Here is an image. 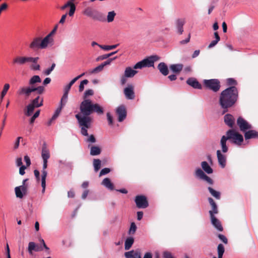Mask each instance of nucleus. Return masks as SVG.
Returning a JSON list of instances; mask_svg holds the SVG:
<instances>
[{
  "instance_id": "f257e3e1",
  "label": "nucleus",
  "mask_w": 258,
  "mask_h": 258,
  "mask_svg": "<svg viewBox=\"0 0 258 258\" xmlns=\"http://www.w3.org/2000/svg\"><path fill=\"white\" fill-rule=\"evenodd\" d=\"M238 97V91L235 86H230L221 92L219 96V104L224 109L223 113L236 102Z\"/></svg>"
},
{
  "instance_id": "f03ea898",
  "label": "nucleus",
  "mask_w": 258,
  "mask_h": 258,
  "mask_svg": "<svg viewBox=\"0 0 258 258\" xmlns=\"http://www.w3.org/2000/svg\"><path fill=\"white\" fill-rule=\"evenodd\" d=\"M80 115L82 116L90 117L89 115L93 112H95L98 114H102L104 111L102 107L98 104H92L89 99H85L80 104Z\"/></svg>"
},
{
  "instance_id": "7ed1b4c3",
  "label": "nucleus",
  "mask_w": 258,
  "mask_h": 258,
  "mask_svg": "<svg viewBox=\"0 0 258 258\" xmlns=\"http://www.w3.org/2000/svg\"><path fill=\"white\" fill-rule=\"evenodd\" d=\"M79 124L81 127V134L85 136H88L87 129L91 127L92 118L91 117L82 116L80 114L75 115Z\"/></svg>"
},
{
  "instance_id": "20e7f679",
  "label": "nucleus",
  "mask_w": 258,
  "mask_h": 258,
  "mask_svg": "<svg viewBox=\"0 0 258 258\" xmlns=\"http://www.w3.org/2000/svg\"><path fill=\"white\" fill-rule=\"evenodd\" d=\"M43 98L38 96L35 99L31 100L30 104L26 107L25 114L29 116L32 115L35 108L41 107L43 105Z\"/></svg>"
},
{
  "instance_id": "39448f33",
  "label": "nucleus",
  "mask_w": 258,
  "mask_h": 258,
  "mask_svg": "<svg viewBox=\"0 0 258 258\" xmlns=\"http://www.w3.org/2000/svg\"><path fill=\"white\" fill-rule=\"evenodd\" d=\"M226 136L232 143L237 145H241L243 141V136L234 130H229L226 133Z\"/></svg>"
},
{
  "instance_id": "423d86ee",
  "label": "nucleus",
  "mask_w": 258,
  "mask_h": 258,
  "mask_svg": "<svg viewBox=\"0 0 258 258\" xmlns=\"http://www.w3.org/2000/svg\"><path fill=\"white\" fill-rule=\"evenodd\" d=\"M83 14L87 17L91 18L94 20L102 21L104 20V18L102 13L93 10L91 7H87L83 11Z\"/></svg>"
},
{
  "instance_id": "0eeeda50",
  "label": "nucleus",
  "mask_w": 258,
  "mask_h": 258,
  "mask_svg": "<svg viewBox=\"0 0 258 258\" xmlns=\"http://www.w3.org/2000/svg\"><path fill=\"white\" fill-rule=\"evenodd\" d=\"M203 84L206 89L212 90L214 92H218L221 87L219 80L216 79L204 80Z\"/></svg>"
},
{
  "instance_id": "6e6552de",
  "label": "nucleus",
  "mask_w": 258,
  "mask_h": 258,
  "mask_svg": "<svg viewBox=\"0 0 258 258\" xmlns=\"http://www.w3.org/2000/svg\"><path fill=\"white\" fill-rule=\"evenodd\" d=\"M237 124L239 126L240 130L244 133L252 128V125L241 116L237 118Z\"/></svg>"
},
{
  "instance_id": "1a4fd4ad",
  "label": "nucleus",
  "mask_w": 258,
  "mask_h": 258,
  "mask_svg": "<svg viewBox=\"0 0 258 258\" xmlns=\"http://www.w3.org/2000/svg\"><path fill=\"white\" fill-rule=\"evenodd\" d=\"M135 201L138 208L145 209L149 206L148 200L145 196L139 195L136 196Z\"/></svg>"
},
{
  "instance_id": "9d476101",
  "label": "nucleus",
  "mask_w": 258,
  "mask_h": 258,
  "mask_svg": "<svg viewBox=\"0 0 258 258\" xmlns=\"http://www.w3.org/2000/svg\"><path fill=\"white\" fill-rule=\"evenodd\" d=\"M31 59L30 56L18 55L13 59L12 63L14 65L24 66L28 63Z\"/></svg>"
},
{
  "instance_id": "9b49d317",
  "label": "nucleus",
  "mask_w": 258,
  "mask_h": 258,
  "mask_svg": "<svg viewBox=\"0 0 258 258\" xmlns=\"http://www.w3.org/2000/svg\"><path fill=\"white\" fill-rule=\"evenodd\" d=\"M28 46L31 50L33 51L41 49V37H36L33 38Z\"/></svg>"
},
{
  "instance_id": "f8f14e48",
  "label": "nucleus",
  "mask_w": 258,
  "mask_h": 258,
  "mask_svg": "<svg viewBox=\"0 0 258 258\" xmlns=\"http://www.w3.org/2000/svg\"><path fill=\"white\" fill-rule=\"evenodd\" d=\"M47 167V162L43 161V167L42 170L41 175V186L42 187V192L44 193L46 187V178L47 176V172L46 169Z\"/></svg>"
},
{
  "instance_id": "ddd939ff",
  "label": "nucleus",
  "mask_w": 258,
  "mask_h": 258,
  "mask_svg": "<svg viewBox=\"0 0 258 258\" xmlns=\"http://www.w3.org/2000/svg\"><path fill=\"white\" fill-rule=\"evenodd\" d=\"M116 113L118 115V121H122L126 116V110L125 107L123 105L118 106L116 110Z\"/></svg>"
},
{
  "instance_id": "4468645a",
  "label": "nucleus",
  "mask_w": 258,
  "mask_h": 258,
  "mask_svg": "<svg viewBox=\"0 0 258 258\" xmlns=\"http://www.w3.org/2000/svg\"><path fill=\"white\" fill-rule=\"evenodd\" d=\"M196 175L200 178L206 181L210 184H213V180L210 177L206 175L201 168H198L196 170Z\"/></svg>"
},
{
  "instance_id": "2eb2a0df",
  "label": "nucleus",
  "mask_w": 258,
  "mask_h": 258,
  "mask_svg": "<svg viewBox=\"0 0 258 258\" xmlns=\"http://www.w3.org/2000/svg\"><path fill=\"white\" fill-rule=\"evenodd\" d=\"M53 39L51 36V34H48L43 39L41 37V49H45L50 44H53Z\"/></svg>"
},
{
  "instance_id": "dca6fc26",
  "label": "nucleus",
  "mask_w": 258,
  "mask_h": 258,
  "mask_svg": "<svg viewBox=\"0 0 258 258\" xmlns=\"http://www.w3.org/2000/svg\"><path fill=\"white\" fill-rule=\"evenodd\" d=\"M123 92L126 99L132 100L135 98V92L133 85H128L127 87L124 89Z\"/></svg>"
},
{
  "instance_id": "f3484780",
  "label": "nucleus",
  "mask_w": 258,
  "mask_h": 258,
  "mask_svg": "<svg viewBox=\"0 0 258 258\" xmlns=\"http://www.w3.org/2000/svg\"><path fill=\"white\" fill-rule=\"evenodd\" d=\"M160 57L157 55H152L143 59L145 67H151L154 66L155 61L158 60Z\"/></svg>"
},
{
  "instance_id": "a211bd4d",
  "label": "nucleus",
  "mask_w": 258,
  "mask_h": 258,
  "mask_svg": "<svg viewBox=\"0 0 258 258\" xmlns=\"http://www.w3.org/2000/svg\"><path fill=\"white\" fill-rule=\"evenodd\" d=\"M43 250V247L41 245H39L36 244L34 242H30L28 244V251L29 254H32L33 251H40Z\"/></svg>"
},
{
  "instance_id": "6ab92c4d",
  "label": "nucleus",
  "mask_w": 258,
  "mask_h": 258,
  "mask_svg": "<svg viewBox=\"0 0 258 258\" xmlns=\"http://www.w3.org/2000/svg\"><path fill=\"white\" fill-rule=\"evenodd\" d=\"M124 256L126 258H142L140 249H137L135 250H132L124 253Z\"/></svg>"
},
{
  "instance_id": "aec40b11",
  "label": "nucleus",
  "mask_w": 258,
  "mask_h": 258,
  "mask_svg": "<svg viewBox=\"0 0 258 258\" xmlns=\"http://www.w3.org/2000/svg\"><path fill=\"white\" fill-rule=\"evenodd\" d=\"M16 196L17 198H22L24 195H26L27 187L25 185H21L15 188Z\"/></svg>"
},
{
  "instance_id": "412c9836",
  "label": "nucleus",
  "mask_w": 258,
  "mask_h": 258,
  "mask_svg": "<svg viewBox=\"0 0 258 258\" xmlns=\"http://www.w3.org/2000/svg\"><path fill=\"white\" fill-rule=\"evenodd\" d=\"M30 58L32 59L29 61L28 63H31L30 65V69L33 71H38L40 70V66L38 63L39 60L38 57H32L30 56Z\"/></svg>"
},
{
  "instance_id": "4be33fe9",
  "label": "nucleus",
  "mask_w": 258,
  "mask_h": 258,
  "mask_svg": "<svg viewBox=\"0 0 258 258\" xmlns=\"http://www.w3.org/2000/svg\"><path fill=\"white\" fill-rule=\"evenodd\" d=\"M211 221L214 227L219 231H222L223 228L222 226L221 222L214 216H210Z\"/></svg>"
},
{
  "instance_id": "5701e85b",
  "label": "nucleus",
  "mask_w": 258,
  "mask_h": 258,
  "mask_svg": "<svg viewBox=\"0 0 258 258\" xmlns=\"http://www.w3.org/2000/svg\"><path fill=\"white\" fill-rule=\"evenodd\" d=\"M186 83L195 89H202V85L197 81L196 78H189L186 81Z\"/></svg>"
},
{
  "instance_id": "b1692460",
  "label": "nucleus",
  "mask_w": 258,
  "mask_h": 258,
  "mask_svg": "<svg viewBox=\"0 0 258 258\" xmlns=\"http://www.w3.org/2000/svg\"><path fill=\"white\" fill-rule=\"evenodd\" d=\"M245 139H258V132L255 130H248L244 133Z\"/></svg>"
},
{
  "instance_id": "393cba45",
  "label": "nucleus",
  "mask_w": 258,
  "mask_h": 258,
  "mask_svg": "<svg viewBox=\"0 0 258 258\" xmlns=\"http://www.w3.org/2000/svg\"><path fill=\"white\" fill-rule=\"evenodd\" d=\"M217 156L219 165L221 167L224 168L226 166V156L223 155L220 150L217 151Z\"/></svg>"
},
{
  "instance_id": "a878e982",
  "label": "nucleus",
  "mask_w": 258,
  "mask_h": 258,
  "mask_svg": "<svg viewBox=\"0 0 258 258\" xmlns=\"http://www.w3.org/2000/svg\"><path fill=\"white\" fill-rule=\"evenodd\" d=\"M68 7L70 8V10L68 14L70 17H72L74 15V13L75 12L76 6L74 3H71V2H68L66 4H64L63 6L61 7V9L62 10H63Z\"/></svg>"
},
{
  "instance_id": "bb28decb",
  "label": "nucleus",
  "mask_w": 258,
  "mask_h": 258,
  "mask_svg": "<svg viewBox=\"0 0 258 258\" xmlns=\"http://www.w3.org/2000/svg\"><path fill=\"white\" fill-rule=\"evenodd\" d=\"M208 201L212 207V210L209 211L210 216L214 215L218 213V209L217 206L212 198H208Z\"/></svg>"
},
{
  "instance_id": "cd10ccee",
  "label": "nucleus",
  "mask_w": 258,
  "mask_h": 258,
  "mask_svg": "<svg viewBox=\"0 0 258 258\" xmlns=\"http://www.w3.org/2000/svg\"><path fill=\"white\" fill-rule=\"evenodd\" d=\"M185 24V21L184 19H179L176 21L175 24L177 32L179 34L181 35L183 32V25Z\"/></svg>"
},
{
  "instance_id": "c85d7f7f",
  "label": "nucleus",
  "mask_w": 258,
  "mask_h": 258,
  "mask_svg": "<svg viewBox=\"0 0 258 258\" xmlns=\"http://www.w3.org/2000/svg\"><path fill=\"white\" fill-rule=\"evenodd\" d=\"M29 87V90L31 94L32 92H36V93L38 94H42L44 93L45 91L44 87L43 86H39L38 87H35L34 85H29L28 86Z\"/></svg>"
},
{
  "instance_id": "c756f323",
  "label": "nucleus",
  "mask_w": 258,
  "mask_h": 258,
  "mask_svg": "<svg viewBox=\"0 0 258 258\" xmlns=\"http://www.w3.org/2000/svg\"><path fill=\"white\" fill-rule=\"evenodd\" d=\"M17 94L19 95H25L26 97H28L31 95L29 87L28 86L20 87L17 91Z\"/></svg>"
},
{
  "instance_id": "7c9ffc66",
  "label": "nucleus",
  "mask_w": 258,
  "mask_h": 258,
  "mask_svg": "<svg viewBox=\"0 0 258 258\" xmlns=\"http://www.w3.org/2000/svg\"><path fill=\"white\" fill-rule=\"evenodd\" d=\"M224 121L227 125L232 127L234 123V119L232 115L227 114L224 116Z\"/></svg>"
},
{
  "instance_id": "2f4dec72",
  "label": "nucleus",
  "mask_w": 258,
  "mask_h": 258,
  "mask_svg": "<svg viewBox=\"0 0 258 258\" xmlns=\"http://www.w3.org/2000/svg\"><path fill=\"white\" fill-rule=\"evenodd\" d=\"M158 69L160 72L164 76H167L168 74V69L167 65L164 62H160L158 67Z\"/></svg>"
},
{
  "instance_id": "473e14b6",
  "label": "nucleus",
  "mask_w": 258,
  "mask_h": 258,
  "mask_svg": "<svg viewBox=\"0 0 258 258\" xmlns=\"http://www.w3.org/2000/svg\"><path fill=\"white\" fill-rule=\"evenodd\" d=\"M88 147L90 148V155L91 156H97L101 153V149L99 146L88 145Z\"/></svg>"
},
{
  "instance_id": "72a5a7b5",
  "label": "nucleus",
  "mask_w": 258,
  "mask_h": 258,
  "mask_svg": "<svg viewBox=\"0 0 258 258\" xmlns=\"http://www.w3.org/2000/svg\"><path fill=\"white\" fill-rule=\"evenodd\" d=\"M138 72L134 69H133L131 67H127L125 69L124 75L125 77L127 78H132Z\"/></svg>"
},
{
  "instance_id": "f704fd0d",
  "label": "nucleus",
  "mask_w": 258,
  "mask_h": 258,
  "mask_svg": "<svg viewBox=\"0 0 258 258\" xmlns=\"http://www.w3.org/2000/svg\"><path fill=\"white\" fill-rule=\"evenodd\" d=\"M229 140L226 136H223L221 139L220 145L222 148V151L223 153H226L228 150V148L226 145V142Z\"/></svg>"
},
{
  "instance_id": "c9c22d12",
  "label": "nucleus",
  "mask_w": 258,
  "mask_h": 258,
  "mask_svg": "<svg viewBox=\"0 0 258 258\" xmlns=\"http://www.w3.org/2000/svg\"><path fill=\"white\" fill-rule=\"evenodd\" d=\"M50 155L49 150L46 147L43 146L42 149L41 157L43 161L47 162L48 159L50 158Z\"/></svg>"
},
{
  "instance_id": "e433bc0d",
  "label": "nucleus",
  "mask_w": 258,
  "mask_h": 258,
  "mask_svg": "<svg viewBox=\"0 0 258 258\" xmlns=\"http://www.w3.org/2000/svg\"><path fill=\"white\" fill-rule=\"evenodd\" d=\"M183 67L182 64H174L170 66V69L173 73L179 74L182 71Z\"/></svg>"
},
{
  "instance_id": "4c0bfd02",
  "label": "nucleus",
  "mask_w": 258,
  "mask_h": 258,
  "mask_svg": "<svg viewBox=\"0 0 258 258\" xmlns=\"http://www.w3.org/2000/svg\"><path fill=\"white\" fill-rule=\"evenodd\" d=\"M134 242V238L133 237H127L124 242V249L126 250H129Z\"/></svg>"
},
{
  "instance_id": "58836bf2",
  "label": "nucleus",
  "mask_w": 258,
  "mask_h": 258,
  "mask_svg": "<svg viewBox=\"0 0 258 258\" xmlns=\"http://www.w3.org/2000/svg\"><path fill=\"white\" fill-rule=\"evenodd\" d=\"M102 184L105 186L106 188L110 190L114 189L113 184L111 182L109 178H104L102 181Z\"/></svg>"
},
{
  "instance_id": "ea45409f",
  "label": "nucleus",
  "mask_w": 258,
  "mask_h": 258,
  "mask_svg": "<svg viewBox=\"0 0 258 258\" xmlns=\"http://www.w3.org/2000/svg\"><path fill=\"white\" fill-rule=\"evenodd\" d=\"M201 166L203 169L208 174H211L213 173L212 168L209 166L206 161H203L201 163Z\"/></svg>"
},
{
  "instance_id": "a19ab883",
  "label": "nucleus",
  "mask_w": 258,
  "mask_h": 258,
  "mask_svg": "<svg viewBox=\"0 0 258 258\" xmlns=\"http://www.w3.org/2000/svg\"><path fill=\"white\" fill-rule=\"evenodd\" d=\"M41 80L38 75L33 76L29 81V85H34L36 83H41Z\"/></svg>"
},
{
  "instance_id": "79ce46f5",
  "label": "nucleus",
  "mask_w": 258,
  "mask_h": 258,
  "mask_svg": "<svg viewBox=\"0 0 258 258\" xmlns=\"http://www.w3.org/2000/svg\"><path fill=\"white\" fill-rule=\"evenodd\" d=\"M208 190L211 195L215 198L216 199L219 200L220 199V192L215 190L211 187H208Z\"/></svg>"
},
{
  "instance_id": "37998d69",
  "label": "nucleus",
  "mask_w": 258,
  "mask_h": 258,
  "mask_svg": "<svg viewBox=\"0 0 258 258\" xmlns=\"http://www.w3.org/2000/svg\"><path fill=\"white\" fill-rule=\"evenodd\" d=\"M101 160L99 159L93 160V166L95 172H97L101 168Z\"/></svg>"
},
{
  "instance_id": "c03bdc74",
  "label": "nucleus",
  "mask_w": 258,
  "mask_h": 258,
  "mask_svg": "<svg viewBox=\"0 0 258 258\" xmlns=\"http://www.w3.org/2000/svg\"><path fill=\"white\" fill-rule=\"evenodd\" d=\"M116 13L114 11L109 12L107 16V21L108 23H110L113 21Z\"/></svg>"
},
{
  "instance_id": "a18cd8bd",
  "label": "nucleus",
  "mask_w": 258,
  "mask_h": 258,
  "mask_svg": "<svg viewBox=\"0 0 258 258\" xmlns=\"http://www.w3.org/2000/svg\"><path fill=\"white\" fill-rule=\"evenodd\" d=\"M68 93L69 92L64 91V93L60 102V105H61V107H63L66 104L68 100Z\"/></svg>"
},
{
  "instance_id": "49530a36",
  "label": "nucleus",
  "mask_w": 258,
  "mask_h": 258,
  "mask_svg": "<svg viewBox=\"0 0 258 258\" xmlns=\"http://www.w3.org/2000/svg\"><path fill=\"white\" fill-rule=\"evenodd\" d=\"M103 69V65L100 64L98 67L95 68L94 69L89 71L88 73L90 74H97L100 72H101Z\"/></svg>"
},
{
  "instance_id": "de8ad7c7",
  "label": "nucleus",
  "mask_w": 258,
  "mask_h": 258,
  "mask_svg": "<svg viewBox=\"0 0 258 258\" xmlns=\"http://www.w3.org/2000/svg\"><path fill=\"white\" fill-rule=\"evenodd\" d=\"M118 45V44L112 45H98V46L102 49L105 50H110L115 49Z\"/></svg>"
},
{
  "instance_id": "09e8293b",
  "label": "nucleus",
  "mask_w": 258,
  "mask_h": 258,
  "mask_svg": "<svg viewBox=\"0 0 258 258\" xmlns=\"http://www.w3.org/2000/svg\"><path fill=\"white\" fill-rule=\"evenodd\" d=\"M137 230V226L134 222H132L131 224L130 228L128 232L129 235H133Z\"/></svg>"
},
{
  "instance_id": "8fccbe9b",
  "label": "nucleus",
  "mask_w": 258,
  "mask_h": 258,
  "mask_svg": "<svg viewBox=\"0 0 258 258\" xmlns=\"http://www.w3.org/2000/svg\"><path fill=\"white\" fill-rule=\"evenodd\" d=\"M10 88V85L9 84H5L4 85L3 89L2 90V92L1 93V98L2 99L4 96L6 95L8 90Z\"/></svg>"
},
{
  "instance_id": "3c124183",
  "label": "nucleus",
  "mask_w": 258,
  "mask_h": 258,
  "mask_svg": "<svg viewBox=\"0 0 258 258\" xmlns=\"http://www.w3.org/2000/svg\"><path fill=\"white\" fill-rule=\"evenodd\" d=\"M62 107H61V105H59V107L57 108L52 117H51V120H55L58 116L61 111Z\"/></svg>"
},
{
  "instance_id": "603ef678",
  "label": "nucleus",
  "mask_w": 258,
  "mask_h": 258,
  "mask_svg": "<svg viewBox=\"0 0 258 258\" xmlns=\"http://www.w3.org/2000/svg\"><path fill=\"white\" fill-rule=\"evenodd\" d=\"M94 94V91L92 89L87 90L84 94L83 98L84 100L87 99V97L89 96H92Z\"/></svg>"
},
{
  "instance_id": "864d4df0",
  "label": "nucleus",
  "mask_w": 258,
  "mask_h": 258,
  "mask_svg": "<svg viewBox=\"0 0 258 258\" xmlns=\"http://www.w3.org/2000/svg\"><path fill=\"white\" fill-rule=\"evenodd\" d=\"M88 80H84L83 81H81L80 83V84L79 85V92H82L84 89V85H87L88 83Z\"/></svg>"
},
{
  "instance_id": "5fc2aeb1",
  "label": "nucleus",
  "mask_w": 258,
  "mask_h": 258,
  "mask_svg": "<svg viewBox=\"0 0 258 258\" xmlns=\"http://www.w3.org/2000/svg\"><path fill=\"white\" fill-rule=\"evenodd\" d=\"M55 67V64L54 63H53L50 68H48L43 72V74L45 75H49L51 72L54 70V68Z\"/></svg>"
},
{
  "instance_id": "6e6d98bb",
  "label": "nucleus",
  "mask_w": 258,
  "mask_h": 258,
  "mask_svg": "<svg viewBox=\"0 0 258 258\" xmlns=\"http://www.w3.org/2000/svg\"><path fill=\"white\" fill-rule=\"evenodd\" d=\"M76 82L74 78L64 88V91L69 92L72 85Z\"/></svg>"
},
{
  "instance_id": "4d7b16f0",
  "label": "nucleus",
  "mask_w": 258,
  "mask_h": 258,
  "mask_svg": "<svg viewBox=\"0 0 258 258\" xmlns=\"http://www.w3.org/2000/svg\"><path fill=\"white\" fill-rule=\"evenodd\" d=\"M145 67V64L144 63L143 60L142 61H140L138 62H137L134 66V69H142L143 68Z\"/></svg>"
},
{
  "instance_id": "13d9d810",
  "label": "nucleus",
  "mask_w": 258,
  "mask_h": 258,
  "mask_svg": "<svg viewBox=\"0 0 258 258\" xmlns=\"http://www.w3.org/2000/svg\"><path fill=\"white\" fill-rule=\"evenodd\" d=\"M226 82L229 86L236 85L237 84L236 81L233 78L227 79Z\"/></svg>"
},
{
  "instance_id": "bf43d9fd",
  "label": "nucleus",
  "mask_w": 258,
  "mask_h": 258,
  "mask_svg": "<svg viewBox=\"0 0 258 258\" xmlns=\"http://www.w3.org/2000/svg\"><path fill=\"white\" fill-rule=\"evenodd\" d=\"M218 254H223L225 251V248L222 244H219L217 247Z\"/></svg>"
},
{
  "instance_id": "052dcab7",
  "label": "nucleus",
  "mask_w": 258,
  "mask_h": 258,
  "mask_svg": "<svg viewBox=\"0 0 258 258\" xmlns=\"http://www.w3.org/2000/svg\"><path fill=\"white\" fill-rule=\"evenodd\" d=\"M110 171V169L109 168H104L102 169L99 173V176H101L102 175H105L108 173H109Z\"/></svg>"
},
{
  "instance_id": "680f3d73",
  "label": "nucleus",
  "mask_w": 258,
  "mask_h": 258,
  "mask_svg": "<svg viewBox=\"0 0 258 258\" xmlns=\"http://www.w3.org/2000/svg\"><path fill=\"white\" fill-rule=\"evenodd\" d=\"M218 238L222 241L225 244H227L228 243V239L223 234H219L218 235Z\"/></svg>"
},
{
  "instance_id": "e2e57ef3",
  "label": "nucleus",
  "mask_w": 258,
  "mask_h": 258,
  "mask_svg": "<svg viewBox=\"0 0 258 258\" xmlns=\"http://www.w3.org/2000/svg\"><path fill=\"white\" fill-rule=\"evenodd\" d=\"M107 118L109 125L113 124V118L110 113H107Z\"/></svg>"
},
{
  "instance_id": "0e129e2a",
  "label": "nucleus",
  "mask_w": 258,
  "mask_h": 258,
  "mask_svg": "<svg viewBox=\"0 0 258 258\" xmlns=\"http://www.w3.org/2000/svg\"><path fill=\"white\" fill-rule=\"evenodd\" d=\"M163 258H173L171 252L164 251L163 254Z\"/></svg>"
},
{
  "instance_id": "69168bd1",
  "label": "nucleus",
  "mask_w": 258,
  "mask_h": 258,
  "mask_svg": "<svg viewBox=\"0 0 258 258\" xmlns=\"http://www.w3.org/2000/svg\"><path fill=\"white\" fill-rule=\"evenodd\" d=\"M87 141L88 142H90L91 143H94L96 142V140L94 136V135H91L89 136V137L87 139Z\"/></svg>"
},
{
  "instance_id": "338daca9",
  "label": "nucleus",
  "mask_w": 258,
  "mask_h": 258,
  "mask_svg": "<svg viewBox=\"0 0 258 258\" xmlns=\"http://www.w3.org/2000/svg\"><path fill=\"white\" fill-rule=\"evenodd\" d=\"M107 58H108V55L107 54H104L102 55H100L96 58V61H100V60H104Z\"/></svg>"
},
{
  "instance_id": "774afa93",
  "label": "nucleus",
  "mask_w": 258,
  "mask_h": 258,
  "mask_svg": "<svg viewBox=\"0 0 258 258\" xmlns=\"http://www.w3.org/2000/svg\"><path fill=\"white\" fill-rule=\"evenodd\" d=\"M34 174L37 181L40 180V173L38 170H34Z\"/></svg>"
}]
</instances>
